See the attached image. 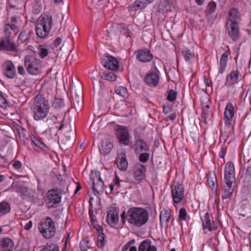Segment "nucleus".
I'll return each instance as SVG.
<instances>
[{"label": "nucleus", "instance_id": "obj_32", "mask_svg": "<svg viewBox=\"0 0 251 251\" xmlns=\"http://www.w3.org/2000/svg\"><path fill=\"white\" fill-rule=\"evenodd\" d=\"M182 54L186 61H191L195 59L194 52L187 48H184L182 50Z\"/></svg>", "mask_w": 251, "mask_h": 251}, {"label": "nucleus", "instance_id": "obj_42", "mask_svg": "<svg viewBox=\"0 0 251 251\" xmlns=\"http://www.w3.org/2000/svg\"><path fill=\"white\" fill-rule=\"evenodd\" d=\"M39 56L43 58L47 56V49L45 45H40L37 47V51Z\"/></svg>", "mask_w": 251, "mask_h": 251}, {"label": "nucleus", "instance_id": "obj_27", "mask_svg": "<svg viewBox=\"0 0 251 251\" xmlns=\"http://www.w3.org/2000/svg\"><path fill=\"white\" fill-rule=\"evenodd\" d=\"M156 247L151 245V241L146 239L141 243L138 248V251H156Z\"/></svg>", "mask_w": 251, "mask_h": 251}, {"label": "nucleus", "instance_id": "obj_44", "mask_svg": "<svg viewBox=\"0 0 251 251\" xmlns=\"http://www.w3.org/2000/svg\"><path fill=\"white\" fill-rule=\"evenodd\" d=\"M213 114L211 111L209 110H203L202 117L204 119L203 122L207 123L212 120Z\"/></svg>", "mask_w": 251, "mask_h": 251}, {"label": "nucleus", "instance_id": "obj_38", "mask_svg": "<svg viewBox=\"0 0 251 251\" xmlns=\"http://www.w3.org/2000/svg\"><path fill=\"white\" fill-rule=\"evenodd\" d=\"M47 217L44 219L43 223L39 224L38 229L40 232L45 238H47Z\"/></svg>", "mask_w": 251, "mask_h": 251}, {"label": "nucleus", "instance_id": "obj_20", "mask_svg": "<svg viewBox=\"0 0 251 251\" xmlns=\"http://www.w3.org/2000/svg\"><path fill=\"white\" fill-rule=\"evenodd\" d=\"M106 221L111 227H114L118 223L119 213L116 209L110 210L106 217Z\"/></svg>", "mask_w": 251, "mask_h": 251}, {"label": "nucleus", "instance_id": "obj_9", "mask_svg": "<svg viewBox=\"0 0 251 251\" xmlns=\"http://www.w3.org/2000/svg\"><path fill=\"white\" fill-rule=\"evenodd\" d=\"M75 138V131L73 128L70 129L61 138L60 147L64 150H68L73 144Z\"/></svg>", "mask_w": 251, "mask_h": 251}, {"label": "nucleus", "instance_id": "obj_18", "mask_svg": "<svg viewBox=\"0 0 251 251\" xmlns=\"http://www.w3.org/2000/svg\"><path fill=\"white\" fill-rule=\"evenodd\" d=\"M61 38L60 37H57L55 40L53 41L52 44L50 43V49L53 51L52 52H50V65L51 66V68L50 69V72L52 71V68L54 65L57 57L56 52H57L58 50L57 49L55 50V49L57 48V47L61 44Z\"/></svg>", "mask_w": 251, "mask_h": 251}, {"label": "nucleus", "instance_id": "obj_51", "mask_svg": "<svg viewBox=\"0 0 251 251\" xmlns=\"http://www.w3.org/2000/svg\"><path fill=\"white\" fill-rule=\"evenodd\" d=\"M115 92L117 94L125 97L127 94L126 89L123 86H118L116 88Z\"/></svg>", "mask_w": 251, "mask_h": 251}, {"label": "nucleus", "instance_id": "obj_25", "mask_svg": "<svg viewBox=\"0 0 251 251\" xmlns=\"http://www.w3.org/2000/svg\"><path fill=\"white\" fill-rule=\"evenodd\" d=\"M14 245L13 241L9 238H5L0 241V248L3 251H11Z\"/></svg>", "mask_w": 251, "mask_h": 251}, {"label": "nucleus", "instance_id": "obj_49", "mask_svg": "<svg viewBox=\"0 0 251 251\" xmlns=\"http://www.w3.org/2000/svg\"><path fill=\"white\" fill-rule=\"evenodd\" d=\"M177 93L173 90H170L168 91L167 100L170 101H174L176 98Z\"/></svg>", "mask_w": 251, "mask_h": 251}, {"label": "nucleus", "instance_id": "obj_50", "mask_svg": "<svg viewBox=\"0 0 251 251\" xmlns=\"http://www.w3.org/2000/svg\"><path fill=\"white\" fill-rule=\"evenodd\" d=\"M225 173L234 174V166L231 162H227L225 168Z\"/></svg>", "mask_w": 251, "mask_h": 251}, {"label": "nucleus", "instance_id": "obj_26", "mask_svg": "<svg viewBox=\"0 0 251 251\" xmlns=\"http://www.w3.org/2000/svg\"><path fill=\"white\" fill-rule=\"evenodd\" d=\"M118 168L121 171H126L128 166L126 156L125 154L119 155L116 160Z\"/></svg>", "mask_w": 251, "mask_h": 251}, {"label": "nucleus", "instance_id": "obj_47", "mask_svg": "<svg viewBox=\"0 0 251 251\" xmlns=\"http://www.w3.org/2000/svg\"><path fill=\"white\" fill-rule=\"evenodd\" d=\"M52 107L54 108H57L61 107H62L64 104V101L63 99H58L55 98L54 100H53L51 101Z\"/></svg>", "mask_w": 251, "mask_h": 251}, {"label": "nucleus", "instance_id": "obj_30", "mask_svg": "<svg viewBox=\"0 0 251 251\" xmlns=\"http://www.w3.org/2000/svg\"><path fill=\"white\" fill-rule=\"evenodd\" d=\"M5 75L10 78H13L15 74V70L13 64L11 61H8L5 63Z\"/></svg>", "mask_w": 251, "mask_h": 251}, {"label": "nucleus", "instance_id": "obj_57", "mask_svg": "<svg viewBox=\"0 0 251 251\" xmlns=\"http://www.w3.org/2000/svg\"><path fill=\"white\" fill-rule=\"evenodd\" d=\"M187 215L186 209L184 208H181L179 211V219L180 220H185Z\"/></svg>", "mask_w": 251, "mask_h": 251}, {"label": "nucleus", "instance_id": "obj_3", "mask_svg": "<svg viewBox=\"0 0 251 251\" xmlns=\"http://www.w3.org/2000/svg\"><path fill=\"white\" fill-rule=\"evenodd\" d=\"M61 188H53L48 190V208L57 207L61 201L62 192Z\"/></svg>", "mask_w": 251, "mask_h": 251}, {"label": "nucleus", "instance_id": "obj_55", "mask_svg": "<svg viewBox=\"0 0 251 251\" xmlns=\"http://www.w3.org/2000/svg\"><path fill=\"white\" fill-rule=\"evenodd\" d=\"M216 7V3L213 1H211L209 3L208 6H207L206 11L209 14H211L215 11Z\"/></svg>", "mask_w": 251, "mask_h": 251}, {"label": "nucleus", "instance_id": "obj_60", "mask_svg": "<svg viewBox=\"0 0 251 251\" xmlns=\"http://www.w3.org/2000/svg\"><path fill=\"white\" fill-rule=\"evenodd\" d=\"M48 251H59V248L56 244H51L50 245H48Z\"/></svg>", "mask_w": 251, "mask_h": 251}, {"label": "nucleus", "instance_id": "obj_16", "mask_svg": "<svg viewBox=\"0 0 251 251\" xmlns=\"http://www.w3.org/2000/svg\"><path fill=\"white\" fill-rule=\"evenodd\" d=\"M135 53L137 60L144 63L151 61L153 58L152 53L147 49L139 50L136 51Z\"/></svg>", "mask_w": 251, "mask_h": 251}, {"label": "nucleus", "instance_id": "obj_13", "mask_svg": "<svg viewBox=\"0 0 251 251\" xmlns=\"http://www.w3.org/2000/svg\"><path fill=\"white\" fill-rule=\"evenodd\" d=\"M226 26L228 36L233 41H236L240 36L238 24L227 23Z\"/></svg>", "mask_w": 251, "mask_h": 251}, {"label": "nucleus", "instance_id": "obj_4", "mask_svg": "<svg viewBox=\"0 0 251 251\" xmlns=\"http://www.w3.org/2000/svg\"><path fill=\"white\" fill-rule=\"evenodd\" d=\"M64 126L63 121L57 115H53L51 113L48 114V128L50 134L56 135L57 131L61 130Z\"/></svg>", "mask_w": 251, "mask_h": 251}, {"label": "nucleus", "instance_id": "obj_45", "mask_svg": "<svg viewBox=\"0 0 251 251\" xmlns=\"http://www.w3.org/2000/svg\"><path fill=\"white\" fill-rule=\"evenodd\" d=\"M150 3V0H137L134 2V6L138 9H142Z\"/></svg>", "mask_w": 251, "mask_h": 251}, {"label": "nucleus", "instance_id": "obj_61", "mask_svg": "<svg viewBox=\"0 0 251 251\" xmlns=\"http://www.w3.org/2000/svg\"><path fill=\"white\" fill-rule=\"evenodd\" d=\"M80 248L82 251H86L89 248V246L87 245V243H85V241H81Z\"/></svg>", "mask_w": 251, "mask_h": 251}, {"label": "nucleus", "instance_id": "obj_22", "mask_svg": "<svg viewBox=\"0 0 251 251\" xmlns=\"http://www.w3.org/2000/svg\"><path fill=\"white\" fill-rule=\"evenodd\" d=\"M145 81L147 85L150 86H156L159 82V76L155 72H151L146 75Z\"/></svg>", "mask_w": 251, "mask_h": 251}, {"label": "nucleus", "instance_id": "obj_56", "mask_svg": "<svg viewBox=\"0 0 251 251\" xmlns=\"http://www.w3.org/2000/svg\"><path fill=\"white\" fill-rule=\"evenodd\" d=\"M0 106L4 108H7L9 106L7 100L1 95V92H0Z\"/></svg>", "mask_w": 251, "mask_h": 251}, {"label": "nucleus", "instance_id": "obj_6", "mask_svg": "<svg viewBox=\"0 0 251 251\" xmlns=\"http://www.w3.org/2000/svg\"><path fill=\"white\" fill-rule=\"evenodd\" d=\"M38 60L34 56L27 55L25 58V65L28 72L31 75H37L39 70Z\"/></svg>", "mask_w": 251, "mask_h": 251}, {"label": "nucleus", "instance_id": "obj_43", "mask_svg": "<svg viewBox=\"0 0 251 251\" xmlns=\"http://www.w3.org/2000/svg\"><path fill=\"white\" fill-rule=\"evenodd\" d=\"M100 76L102 79L109 81H114L116 79V75L113 72L109 71L103 73Z\"/></svg>", "mask_w": 251, "mask_h": 251}, {"label": "nucleus", "instance_id": "obj_48", "mask_svg": "<svg viewBox=\"0 0 251 251\" xmlns=\"http://www.w3.org/2000/svg\"><path fill=\"white\" fill-rule=\"evenodd\" d=\"M75 100L76 102V103L75 104V108L81 109L83 102L82 97L80 96L76 95L75 97Z\"/></svg>", "mask_w": 251, "mask_h": 251}, {"label": "nucleus", "instance_id": "obj_41", "mask_svg": "<svg viewBox=\"0 0 251 251\" xmlns=\"http://www.w3.org/2000/svg\"><path fill=\"white\" fill-rule=\"evenodd\" d=\"M170 218V213L166 211H161L160 214V224L162 225L163 223H167Z\"/></svg>", "mask_w": 251, "mask_h": 251}, {"label": "nucleus", "instance_id": "obj_35", "mask_svg": "<svg viewBox=\"0 0 251 251\" xmlns=\"http://www.w3.org/2000/svg\"><path fill=\"white\" fill-rule=\"evenodd\" d=\"M207 183L212 189L213 190L215 188V184L217 185V178L215 174L208 173L207 174Z\"/></svg>", "mask_w": 251, "mask_h": 251}, {"label": "nucleus", "instance_id": "obj_63", "mask_svg": "<svg viewBox=\"0 0 251 251\" xmlns=\"http://www.w3.org/2000/svg\"><path fill=\"white\" fill-rule=\"evenodd\" d=\"M232 119H225V123L226 127L228 128L232 127Z\"/></svg>", "mask_w": 251, "mask_h": 251}, {"label": "nucleus", "instance_id": "obj_39", "mask_svg": "<svg viewBox=\"0 0 251 251\" xmlns=\"http://www.w3.org/2000/svg\"><path fill=\"white\" fill-rule=\"evenodd\" d=\"M10 210V207L8 202L3 201L0 203V217L8 213Z\"/></svg>", "mask_w": 251, "mask_h": 251}, {"label": "nucleus", "instance_id": "obj_8", "mask_svg": "<svg viewBox=\"0 0 251 251\" xmlns=\"http://www.w3.org/2000/svg\"><path fill=\"white\" fill-rule=\"evenodd\" d=\"M172 197L176 203H180L184 197V188L183 185L178 183H175L172 187Z\"/></svg>", "mask_w": 251, "mask_h": 251}, {"label": "nucleus", "instance_id": "obj_21", "mask_svg": "<svg viewBox=\"0 0 251 251\" xmlns=\"http://www.w3.org/2000/svg\"><path fill=\"white\" fill-rule=\"evenodd\" d=\"M202 222L203 229H208L209 231L216 230L218 226L215 222L213 221L212 223H211V221L209 217V214L206 212L203 218H201Z\"/></svg>", "mask_w": 251, "mask_h": 251}, {"label": "nucleus", "instance_id": "obj_5", "mask_svg": "<svg viewBox=\"0 0 251 251\" xmlns=\"http://www.w3.org/2000/svg\"><path fill=\"white\" fill-rule=\"evenodd\" d=\"M235 181L234 176H224V181L225 184L222 187V196L223 199L229 198L232 194L234 187L233 183Z\"/></svg>", "mask_w": 251, "mask_h": 251}, {"label": "nucleus", "instance_id": "obj_7", "mask_svg": "<svg viewBox=\"0 0 251 251\" xmlns=\"http://www.w3.org/2000/svg\"><path fill=\"white\" fill-rule=\"evenodd\" d=\"M47 15L42 14L36 22V32L37 36L42 38L45 39L47 36V28L46 22Z\"/></svg>", "mask_w": 251, "mask_h": 251}, {"label": "nucleus", "instance_id": "obj_46", "mask_svg": "<svg viewBox=\"0 0 251 251\" xmlns=\"http://www.w3.org/2000/svg\"><path fill=\"white\" fill-rule=\"evenodd\" d=\"M31 140L32 142L37 147L43 151H45L47 146L45 143L41 142L40 140L37 139L35 136L31 137Z\"/></svg>", "mask_w": 251, "mask_h": 251}, {"label": "nucleus", "instance_id": "obj_52", "mask_svg": "<svg viewBox=\"0 0 251 251\" xmlns=\"http://www.w3.org/2000/svg\"><path fill=\"white\" fill-rule=\"evenodd\" d=\"M117 31L116 25H112L107 30L108 36L110 37L114 36L117 34Z\"/></svg>", "mask_w": 251, "mask_h": 251}, {"label": "nucleus", "instance_id": "obj_53", "mask_svg": "<svg viewBox=\"0 0 251 251\" xmlns=\"http://www.w3.org/2000/svg\"><path fill=\"white\" fill-rule=\"evenodd\" d=\"M104 234L100 233L97 237V246L99 248H101L104 246Z\"/></svg>", "mask_w": 251, "mask_h": 251}, {"label": "nucleus", "instance_id": "obj_37", "mask_svg": "<svg viewBox=\"0 0 251 251\" xmlns=\"http://www.w3.org/2000/svg\"><path fill=\"white\" fill-rule=\"evenodd\" d=\"M234 116V107L229 103L227 104L224 113V119H233Z\"/></svg>", "mask_w": 251, "mask_h": 251}, {"label": "nucleus", "instance_id": "obj_10", "mask_svg": "<svg viewBox=\"0 0 251 251\" xmlns=\"http://www.w3.org/2000/svg\"><path fill=\"white\" fill-rule=\"evenodd\" d=\"M91 179L94 185V191L100 195L104 190V183L100 177L99 172H95L91 175Z\"/></svg>", "mask_w": 251, "mask_h": 251}, {"label": "nucleus", "instance_id": "obj_40", "mask_svg": "<svg viewBox=\"0 0 251 251\" xmlns=\"http://www.w3.org/2000/svg\"><path fill=\"white\" fill-rule=\"evenodd\" d=\"M29 38V32L26 30L22 31L19 34L17 42L18 44H22L25 42Z\"/></svg>", "mask_w": 251, "mask_h": 251}, {"label": "nucleus", "instance_id": "obj_15", "mask_svg": "<svg viewBox=\"0 0 251 251\" xmlns=\"http://www.w3.org/2000/svg\"><path fill=\"white\" fill-rule=\"evenodd\" d=\"M17 47L18 46L12 41L9 36H7L5 39L0 41V50L14 51L17 50Z\"/></svg>", "mask_w": 251, "mask_h": 251}, {"label": "nucleus", "instance_id": "obj_64", "mask_svg": "<svg viewBox=\"0 0 251 251\" xmlns=\"http://www.w3.org/2000/svg\"><path fill=\"white\" fill-rule=\"evenodd\" d=\"M13 166L16 169H19L22 167V163L20 161L17 160L14 162Z\"/></svg>", "mask_w": 251, "mask_h": 251}, {"label": "nucleus", "instance_id": "obj_17", "mask_svg": "<svg viewBox=\"0 0 251 251\" xmlns=\"http://www.w3.org/2000/svg\"><path fill=\"white\" fill-rule=\"evenodd\" d=\"M146 172V167L142 164L138 163L133 167V174L136 180H142L145 177Z\"/></svg>", "mask_w": 251, "mask_h": 251}, {"label": "nucleus", "instance_id": "obj_54", "mask_svg": "<svg viewBox=\"0 0 251 251\" xmlns=\"http://www.w3.org/2000/svg\"><path fill=\"white\" fill-rule=\"evenodd\" d=\"M150 153L149 151H146L145 152L141 153L139 157V159L140 162L142 163L146 162L149 158Z\"/></svg>", "mask_w": 251, "mask_h": 251}, {"label": "nucleus", "instance_id": "obj_19", "mask_svg": "<svg viewBox=\"0 0 251 251\" xmlns=\"http://www.w3.org/2000/svg\"><path fill=\"white\" fill-rule=\"evenodd\" d=\"M16 192L20 194V196L23 199L32 201L34 198L33 191L27 187L20 186L17 188Z\"/></svg>", "mask_w": 251, "mask_h": 251}, {"label": "nucleus", "instance_id": "obj_24", "mask_svg": "<svg viewBox=\"0 0 251 251\" xmlns=\"http://www.w3.org/2000/svg\"><path fill=\"white\" fill-rule=\"evenodd\" d=\"M240 20L239 12L236 8H233L228 12V19L227 23L238 24Z\"/></svg>", "mask_w": 251, "mask_h": 251}, {"label": "nucleus", "instance_id": "obj_31", "mask_svg": "<svg viewBox=\"0 0 251 251\" xmlns=\"http://www.w3.org/2000/svg\"><path fill=\"white\" fill-rule=\"evenodd\" d=\"M113 144L108 140H105L102 142L100 151L103 155L108 154L112 150Z\"/></svg>", "mask_w": 251, "mask_h": 251}, {"label": "nucleus", "instance_id": "obj_12", "mask_svg": "<svg viewBox=\"0 0 251 251\" xmlns=\"http://www.w3.org/2000/svg\"><path fill=\"white\" fill-rule=\"evenodd\" d=\"M116 134L121 145H127L129 144V134L126 127L119 126L116 130Z\"/></svg>", "mask_w": 251, "mask_h": 251}, {"label": "nucleus", "instance_id": "obj_28", "mask_svg": "<svg viewBox=\"0 0 251 251\" xmlns=\"http://www.w3.org/2000/svg\"><path fill=\"white\" fill-rule=\"evenodd\" d=\"M136 151L137 153L149 151V147L147 144L142 139H138L136 141Z\"/></svg>", "mask_w": 251, "mask_h": 251}, {"label": "nucleus", "instance_id": "obj_11", "mask_svg": "<svg viewBox=\"0 0 251 251\" xmlns=\"http://www.w3.org/2000/svg\"><path fill=\"white\" fill-rule=\"evenodd\" d=\"M173 7V4L171 0H160L157 5V11L159 13L161 14L163 16V18L161 19L163 21L166 16L167 13L169 11H171Z\"/></svg>", "mask_w": 251, "mask_h": 251}, {"label": "nucleus", "instance_id": "obj_58", "mask_svg": "<svg viewBox=\"0 0 251 251\" xmlns=\"http://www.w3.org/2000/svg\"><path fill=\"white\" fill-rule=\"evenodd\" d=\"M15 251H28L26 246H25L23 244H19L15 247Z\"/></svg>", "mask_w": 251, "mask_h": 251}, {"label": "nucleus", "instance_id": "obj_1", "mask_svg": "<svg viewBox=\"0 0 251 251\" xmlns=\"http://www.w3.org/2000/svg\"><path fill=\"white\" fill-rule=\"evenodd\" d=\"M121 217L124 223L126 220L131 225L139 227L147 223L149 220V212L144 208L133 207L128 209L126 213L124 211Z\"/></svg>", "mask_w": 251, "mask_h": 251}, {"label": "nucleus", "instance_id": "obj_23", "mask_svg": "<svg viewBox=\"0 0 251 251\" xmlns=\"http://www.w3.org/2000/svg\"><path fill=\"white\" fill-rule=\"evenodd\" d=\"M229 49L228 46L226 47ZM230 52L229 50L226 51L222 56L220 61V68L219 69V74H222L226 67L227 58L230 55Z\"/></svg>", "mask_w": 251, "mask_h": 251}, {"label": "nucleus", "instance_id": "obj_29", "mask_svg": "<svg viewBox=\"0 0 251 251\" xmlns=\"http://www.w3.org/2000/svg\"><path fill=\"white\" fill-rule=\"evenodd\" d=\"M239 72L238 71H232L226 76V84L229 85H234L238 82Z\"/></svg>", "mask_w": 251, "mask_h": 251}, {"label": "nucleus", "instance_id": "obj_14", "mask_svg": "<svg viewBox=\"0 0 251 251\" xmlns=\"http://www.w3.org/2000/svg\"><path fill=\"white\" fill-rule=\"evenodd\" d=\"M103 66L105 68L112 71H116L119 68V62L117 59L110 55L104 56Z\"/></svg>", "mask_w": 251, "mask_h": 251}, {"label": "nucleus", "instance_id": "obj_59", "mask_svg": "<svg viewBox=\"0 0 251 251\" xmlns=\"http://www.w3.org/2000/svg\"><path fill=\"white\" fill-rule=\"evenodd\" d=\"M56 74H57V72L55 70L54 71L53 76L52 77L51 76H50V85L51 86H56V84H57V81L56 80Z\"/></svg>", "mask_w": 251, "mask_h": 251}, {"label": "nucleus", "instance_id": "obj_33", "mask_svg": "<svg viewBox=\"0 0 251 251\" xmlns=\"http://www.w3.org/2000/svg\"><path fill=\"white\" fill-rule=\"evenodd\" d=\"M48 238H52L54 236L56 232L55 223L50 217H48Z\"/></svg>", "mask_w": 251, "mask_h": 251}, {"label": "nucleus", "instance_id": "obj_36", "mask_svg": "<svg viewBox=\"0 0 251 251\" xmlns=\"http://www.w3.org/2000/svg\"><path fill=\"white\" fill-rule=\"evenodd\" d=\"M50 181L51 185L54 186V188H58L57 186L61 183V180L59 179L56 173L54 171L50 173Z\"/></svg>", "mask_w": 251, "mask_h": 251}, {"label": "nucleus", "instance_id": "obj_62", "mask_svg": "<svg viewBox=\"0 0 251 251\" xmlns=\"http://www.w3.org/2000/svg\"><path fill=\"white\" fill-rule=\"evenodd\" d=\"M135 242V240L134 239H132L130 241H129L128 242H127L125 245H124L123 247L122 251H126L130 247V245L132 244H133Z\"/></svg>", "mask_w": 251, "mask_h": 251}, {"label": "nucleus", "instance_id": "obj_2", "mask_svg": "<svg viewBox=\"0 0 251 251\" xmlns=\"http://www.w3.org/2000/svg\"><path fill=\"white\" fill-rule=\"evenodd\" d=\"M45 98L42 95H37L35 99V105L33 106L34 119L36 120L42 119L46 117L47 106Z\"/></svg>", "mask_w": 251, "mask_h": 251}, {"label": "nucleus", "instance_id": "obj_34", "mask_svg": "<svg viewBox=\"0 0 251 251\" xmlns=\"http://www.w3.org/2000/svg\"><path fill=\"white\" fill-rule=\"evenodd\" d=\"M117 30L124 35H126V37H130L132 32L129 30L125 24H119L116 25Z\"/></svg>", "mask_w": 251, "mask_h": 251}]
</instances>
